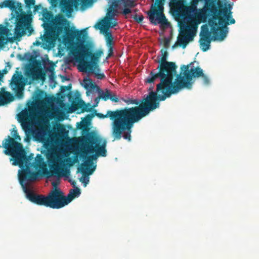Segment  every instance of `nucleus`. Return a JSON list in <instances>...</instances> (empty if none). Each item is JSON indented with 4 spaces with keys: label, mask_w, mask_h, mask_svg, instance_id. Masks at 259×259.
I'll return each instance as SVG.
<instances>
[{
    "label": "nucleus",
    "mask_w": 259,
    "mask_h": 259,
    "mask_svg": "<svg viewBox=\"0 0 259 259\" xmlns=\"http://www.w3.org/2000/svg\"><path fill=\"white\" fill-rule=\"evenodd\" d=\"M80 194V189L76 187L73 189H71L68 194L67 196H66V199L67 201H69V203L76 197H78Z\"/></svg>",
    "instance_id": "26"
},
{
    "label": "nucleus",
    "mask_w": 259,
    "mask_h": 259,
    "mask_svg": "<svg viewBox=\"0 0 259 259\" xmlns=\"http://www.w3.org/2000/svg\"><path fill=\"white\" fill-rule=\"evenodd\" d=\"M9 32L8 27L0 24V50L8 42Z\"/></svg>",
    "instance_id": "23"
},
{
    "label": "nucleus",
    "mask_w": 259,
    "mask_h": 259,
    "mask_svg": "<svg viewBox=\"0 0 259 259\" xmlns=\"http://www.w3.org/2000/svg\"><path fill=\"white\" fill-rule=\"evenodd\" d=\"M26 6L29 8L32 7L35 4V0H25Z\"/></svg>",
    "instance_id": "35"
},
{
    "label": "nucleus",
    "mask_w": 259,
    "mask_h": 259,
    "mask_svg": "<svg viewBox=\"0 0 259 259\" xmlns=\"http://www.w3.org/2000/svg\"><path fill=\"white\" fill-rule=\"evenodd\" d=\"M231 6H225L218 9L215 1L205 0L204 10L208 15L212 16L208 21L214 40H223L228 33L227 25L233 24L235 20L232 18Z\"/></svg>",
    "instance_id": "6"
},
{
    "label": "nucleus",
    "mask_w": 259,
    "mask_h": 259,
    "mask_svg": "<svg viewBox=\"0 0 259 259\" xmlns=\"http://www.w3.org/2000/svg\"><path fill=\"white\" fill-rule=\"evenodd\" d=\"M71 184L72 185H73V186H75V185H76V182L75 181H73L71 182Z\"/></svg>",
    "instance_id": "44"
},
{
    "label": "nucleus",
    "mask_w": 259,
    "mask_h": 259,
    "mask_svg": "<svg viewBox=\"0 0 259 259\" xmlns=\"http://www.w3.org/2000/svg\"><path fill=\"white\" fill-rule=\"evenodd\" d=\"M63 77H64V79L65 80H69V79H68V78H67L66 77H64V76Z\"/></svg>",
    "instance_id": "47"
},
{
    "label": "nucleus",
    "mask_w": 259,
    "mask_h": 259,
    "mask_svg": "<svg viewBox=\"0 0 259 259\" xmlns=\"http://www.w3.org/2000/svg\"><path fill=\"white\" fill-rule=\"evenodd\" d=\"M128 108L126 107L121 109H117L115 111L108 110L106 114L101 113H96V115L100 118L104 119L109 118L112 120V123L115 121L119 120Z\"/></svg>",
    "instance_id": "19"
},
{
    "label": "nucleus",
    "mask_w": 259,
    "mask_h": 259,
    "mask_svg": "<svg viewBox=\"0 0 259 259\" xmlns=\"http://www.w3.org/2000/svg\"><path fill=\"white\" fill-rule=\"evenodd\" d=\"M64 131H65L64 127L62 125H61L60 126V127H59V131H60L61 132H63Z\"/></svg>",
    "instance_id": "42"
},
{
    "label": "nucleus",
    "mask_w": 259,
    "mask_h": 259,
    "mask_svg": "<svg viewBox=\"0 0 259 259\" xmlns=\"http://www.w3.org/2000/svg\"><path fill=\"white\" fill-rule=\"evenodd\" d=\"M99 137L89 135L82 138L81 141V153L80 158L84 160L81 165V172L84 175H90L93 174L96 166H93V160L97 157L106 156V141H103Z\"/></svg>",
    "instance_id": "7"
},
{
    "label": "nucleus",
    "mask_w": 259,
    "mask_h": 259,
    "mask_svg": "<svg viewBox=\"0 0 259 259\" xmlns=\"http://www.w3.org/2000/svg\"><path fill=\"white\" fill-rule=\"evenodd\" d=\"M83 87L87 90L89 89V88L91 90L95 89V88L99 89V87L95 83L93 82L92 79L90 78L84 79L83 80Z\"/></svg>",
    "instance_id": "29"
},
{
    "label": "nucleus",
    "mask_w": 259,
    "mask_h": 259,
    "mask_svg": "<svg viewBox=\"0 0 259 259\" xmlns=\"http://www.w3.org/2000/svg\"><path fill=\"white\" fill-rule=\"evenodd\" d=\"M117 2L116 5L114 7L113 12H111V13H108V14L111 17L117 15L118 13L117 8L119 5L122 4L124 7L122 12V14L124 15L131 13L132 12L131 8H134L136 5L133 0H118ZM108 12H109V7H108Z\"/></svg>",
    "instance_id": "17"
},
{
    "label": "nucleus",
    "mask_w": 259,
    "mask_h": 259,
    "mask_svg": "<svg viewBox=\"0 0 259 259\" xmlns=\"http://www.w3.org/2000/svg\"><path fill=\"white\" fill-rule=\"evenodd\" d=\"M3 74H4V73L6 74V73H7V72H8V71H7V69H4L3 70Z\"/></svg>",
    "instance_id": "46"
},
{
    "label": "nucleus",
    "mask_w": 259,
    "mask_h": 259,
    "mask_svg": "<svg viewBox=\"0 0 259 259\" xmlns=\"http://www.w3.org/2000/svg\"><path fill=\"white\" fill-rule=\"evenodd\" d=\"M3 77V73L0 71V80Z\"/></svg>",
    "instance_id": "45"
},
{
    "label": "nucleus",
    "mask_w": 259,
    "mask_h": 259,
    "mask_svg": "<svg viewBox=\"0 0 259 259\" xmlns=\"http://www.w3.org/2000/svg\"><path fill=\"white\" fill-rule=\"evenodd\" d=\"M28 182H23L21 184L26 198L31 202L38 205H44L47 207V196L37 194L27 187Z\"/></svg>",
    "instance_id": "13"
},
{
    "label": "nucleus",
    "mask_w": 259,
    "mask_h": 259,
    "mask_svg": "<svg viewBox=\"0 0 259 259\" xmlns=\"http://www.w3.org/2000/svg\"><path fill=\"white\" fill-rule=\"evenodd\" d=\"M103 31L106 37L107 46L108 47L113 46V38L111 31L108 28H104Z\"/></svg>",
    "instance_id": "25"
},
{
    "label": "nucleus",
    "mask_w": 259,
    "mask_h": 259,
    "mask_svg": "<svg viewBox=\"0 0 259 259\" xmlns=\"http://www.w3.org/2000/svg\"><path fill=\"white\" fill-rule=\"evenodd\" d=\"M10 85L12 89L14 91L16 96L19 99L22 98L23 97L24 87L20 76L14 74L12 76Z\"/></svg>",
    "instance_id": "18"
},
{
    "label": "nucleus",
    "mask_w": 259,
    "mask_h": 259,
    "mask_svg": "<svg viewBox=\"0 0 259 259\" xmlns=\"http://www.w3.org/2000/svg\"><path fill=\"white\" fill-rule=\"evenodd\" d=\"M200 36L199 42L200 47L203 52H206L209 49L211 40V32L209 31L207 25H205L201 26Z\"/></svg>",
    "instance_id": "16"
},
{
    "label": "nucleus",
    "mask_w": 259,
    "mask_h": 259,
    "mask_svg": "<svg viewBox=\"0 0 259 259\" xmlns=\"http://www.w3.org/2000/svg\"><path fill=\"white\" fill-rule=\"evenodd\" d=\"M47 23L44 24L45 33L41 38L44 42L51 45L57 39L62 38L68 41H73L75 36L80 37L81 31L70 26V22L63 15L58 14L54 17L51 12L43 14Z\"/></svg>",
    "instance_id": "4"
},
{
    "label": "nucleus",
    "mask_w": 259,
    "mask_h": 259,
    "mask_svg": "<svg viewBox=\"0 0 259 259\" xmlns=\"http://www.w3.org/2000/svg\"><path fill=\"white\" fill-rule=\"evenodd\" d=\"M80 181H81L83 183H84V186H86L87 184L89 182V178L88 177H84L83 180H82V178H81L80 179Z\"/></svg>",
    "instance_id": "39"
},
{
    "label": "nucleus",
    "mask_w": 259,
    "mask_h": 259,
    "mask_svg": "<svg viewBox=\"0 0 259 259\" xmlns=\"http://www.w3.org/2000/svg\"><path fill=\"white\" fill-rule=\"evenodd\" d=\"M185 3L181 0H171L169 3L170 11L174 14L179 15L186 8Z\"/></svg>",
    "instance_id": "20"
},
{
    "label": "nucleus",
    "mask_w": 259,
    "mask_h": 259,
    "mask_svg": "<svg viewBox=\"0 0 259 259\" xmlns=\"http://www.w3.org/2000/svg\"><path fill=\"white\" fill-rule=\"evenodd\" d=\"M155 97L154 93H149L139 106L128 108L119 120L112 123V135L114 140H119L123 137L131 141L134 123L159 107V101L155 100Z\"/></svg>",
    "instance_id": "2"
},
{
    "label": "nucleus",
    "mask_w": 259,
    "mask_h": 259,
    "mask_svg": "<svg viewBox=\"0 0 259 259\" xmlns=\"http://www.w3.org/2000/svg\"><path fill=\"white\" fill-rule=\"evenodd\" d=\"M41 75L40 72L34 70H30L26 73L27 77L31 79L32 81L39 79Z\"/></svg>",
    "instance_id": "27"
},
{
    "label": "nucleus",
    "mask_w": 259,
    "mask_h": 259,
    "mask_svg": "<svg viewBox=\"0 0 259 259\" xmlns=\"http://www.w3.org/2000/svg\"><path fill=\"white\" fill-rule=\"evenodd\" d=\"M194 63V62H192L189 64L183 65L181 66V72L178 75L177 78H175L174 85L171 92L169 93L168 97L172 94L178 93L183 89H191L193 84V78L202 77L203 83L205 84H209V78L203 73L200 67H197L189 69Z\"/></svg>",
    "instance_id": "8"
},
{
    "label": "nucleus",
    "mask_w": 259,
    "mask_h": 259,
    "mask_svg": "<svg viewBox=\"0 0 259 259\" xmlns=\"http://www.w3.org/2000/svg\"><path fill=\"white\" fill-rule=\"evenodd\" d=\"M12 133H13L12 135L14 137L12 138L14 139L15 141H17V140H19V141L21 140L20 136L19 135L17 130L13 128Z\"/></svg>",
    "instance_id": "34"
},
{
    "label": "nucleus",
    "mask_w": 259,
    "mask_h": 259,
    "mask_svg": "<svg viewBox=\"0 0 259 259\" xmlns=\"http://www.w3.org/2000/svg\"><path fill=\"white\" fill-rule=\"evenodd\" d=\"M14 96L9 92H0V106H3L14 100Z\"/></svg>",
    "instance_id": "24"
},
{
    "label": "nucleus",
    "mask_w": 259,
    "mask_h": 259,
    "mask_svg": "<svg viewBox=\"0 0 259 259\" xmlns=\"http://www.w3.org/2000/svg\"><path fill=\"white\" fill-rule=\"evenodd\" d=\"M108 54L107 57H106L107 59L111 57L113 55V46H110L108 47Z\"/></svg>",
    "instance_id": "37"
},
{
    "label": "nucleus",
    "mask_w": 259,
    "mask_h": 259,
    "mask_svg": "<svg viewBox=\"0 0 259 259\" xmlns=\"http://www.w3.org/2000/svg\"><path fill=\"white\" fill-rule=\"evenodd\" d=\"M197 29V23L193 20L189 24L185 25L181 35L178 37L179 45L183 49L185 48L189 41L193 40Z\"/></svg>",
    "instance_id": "12"
},
{
    "label": "nucleus",
    "mask_w": 259,
    "mask_h": 259,
    "mask_svg": "<svg viewBox=\"0 0 259 259\" xmlns=\"http://www.w3.org/2000/svg\"><path fill=\"white\" fill-rule=\"evenodd\" d=\"M56 184L55 183V182H53V183H52V185H53V186L55 187V186H56Z\"/></svg>",
    "instance_id": "48"
},
{
    "label": "nucleus",
    "mask_w": 259,
    "mask_h": 259,
    "mask_svg": "<svg viewBox=\"0 0 259 259\" xmlns=\"http://www.w3.org/2000/svg\"><path fill=\"white\" fill-rule=\"evenodd\" d=\"M79 155H74L73 158H68L65 159V161L67 163V164L71 166L73 165L74 163L78 162V157Z\"/></svg>",
    "instance_id": "31"
},
{
    "label": "nucleus",
    "mask_w": 259,
    "mask_h": 259,
    "mask_svg": "<svg viewBox=\"0 0 259 259\" xmlns=\"http://www.w3.org/2000/svg\"><path fill=\"white\" fill-rule=\"evenodd\" d=\"M94 116L93 114H88L85 118L84 122H80L77 123V127L79 129H83L85 127V123L87 124L90 122L92 118Z\"/></svg>",
    "instance_id": "30"
},
{
    "label": "nucleus",
    "mask_w": 259,
    "mask_h": 259,
    "mask_svg": "<svg viewBox=\"0 0 259 259\" xmlns=\"http://www.w3.org/2000/svg\"><path fill=\"white\" fill-rule=\"evenodd\" d=\"M2 145L5 148L4 153L11 156L13 165H18L22 168L19 170V180L20 184L23 182H34L43 174L47 178L52 176L60 177L63 176V168L60 164L62 162L63 156L57 155L53 150H48L46 156L50 168L49 170L47 164L40 154H37L34 160L33 154L27 156L26 152L21 143L15 141L10 136L3 141Z\"/></svg>",
    "instance_id": "1"
},
{
    "label": "nucleus",
    "mask_w": 259,
    "mask_h": 259,
    "mask_svg": "<svg viewBox=\"0 0 259 259\" xmlns=\"http://www.w3.org/2000/svg\"><path fill=\"white\" fill-rule=\"evenodd\" d=\"M80 31V37L75 36L77 42L71 50L74 59L78 63V69L81 72L94 73L98 79H103L105 78V75L103 73H99L100 68L97 64L99 58L103 53V51L99 50L96 53H92L89 46L84 43L83 37L86 34H83V32L85 31V29Z\"/></svg>",
    "instance_id": "5"
},
{
    "label": "nucleus",
    "mask_w": 259,
    "mask_h": 259,
    "mask_svg": "<svg viewBox=\"0 0 259 259\" xmlns=\"http://www.w3.org/2000/svg\"><path fill=\"white\" fill-rule=\"evenodd\" d=\"M111 95V91L108 89H106L105 92L101 91L99 92V96L98 98L95 99L97 101L98 99H102L104 101H107L110 99Z\"/></svg>",
    "instance_id": "28"
},
{
    "label": "nucleus",
    "mask_w": 259,
    "mask_h": 259,
    "mask_svg": "<svg viewBox=\"0 0 259 259\" xmlns=\"http://www.w3.org/2000/svg\"><path fill=\"white\" fill-rule=\"evenodd\" d=\"M87 95H89V91L87 92Z\"/></svg>",
    "instance_id": "50"
},
{
    "label": "nucleus",
    "mask_w": 259,
    "mask_h": 259,
    "mask_svg": "<svg viewBox=\"0 0 259 259\" xmlns=\"http://www.w3.org/2000/svg\"><path fill=\"white\" fill-rule=\"evenodd\" d=\"M161 58L158 60V66L156 69L152 70L146 79L147 83H152L157 79H160V82L156 85V91L154 93L155 100L158 101H164L168 98L169 93L174 85V78H177L178 66L174 62L167 61L168 53L166 50H161Z\"/></svg>",
    "instance_id": "3"
},
{
    "label": "nucleus",
    "mask_w": 259,
    "mask_h": 259,
    "mask_svg": "<svg viewBox=\"0 0 259 259\" xmlns=\"http://www.w3.org/2000/svg\"><path fill=\"white\" fill-rule=\"evenodd\" d=\"M36 141L43 144L44 147L48 149L51 147L53 140L50 138L49 132L45 128H41L36 132L34 136Z\"/></svg>",
    "instance_id": "15"
},
{
    "label": "nucleus",
    "mask_w": 259,
    "mask_h": 259,
    "mask_svg": "<svg viewBox=\"0 0 259 259\" xmlns=\"http://www.w3.org/2000/svg\"><path fill=\"white\" fill-rule=\"evenodd\" d=\"M78 109H81V112L83 113L85 111H90L91 109V107L89 103L87 104L83 100H80L76 103H72L71 108L69 109V112L72 113Z\"/></svg>",
    "instance_id": "21"
},
{
    "label": "nucleus",
    "mask_w": 259,
    "mask_h": 259,
    "mask_svg": "<svg viewBox=\"0 0 259 259\" xmlns=\"http://www.w3.org/2000/svg\"><path fill=\"white\" fill-rule=\"evenodd\" d=\"M132 18L138 23H140L142 22L144 19V17L142 15H138L135 14L132 16Z\"/></svg>",
    "instance_id": "33"
},
{
    "label": "nucleus",
    "mask_w": 259,
    "mask_h": 259,
    "mask_svg": "<svg viewBox=\"0 0 259 259\" xmlns=\"http://www.w3.org/2000/svg\"><path fill=\"white\" fill-rule=\"evenodd\" d=\"M130 103H131V104H135L136 105L138 104V102L136 100H131L130 101Z\"/></svg>",
    "instance_id": "43"
},
{
    "label": "nucleus",
    "mask_w": 259,
    "mask_h": 259,
    "mask_svg": "<svg viewBox=\"0 0 259 259\" xmlns=\"http://www.w3.org/2000/svg\"><path fill=\"white\" fill-rule=\"evenodd\" d=\"M200 0H191L190 2V9L192 11H194L196 9L197 5Z\"/></svg>",
    "instance_id": "32"
},
{
    "label": "nucleus",
    "mask_w": 259,
    "mask_h": 259,
    "mask_svg": "<svg viewBox=\"0 0 259 259\" xmlns=\"http://www.w3.org/2000/svg\"><path fill=\"white\" fill-rule=\"evenodd\" d=\"M71 84H69L66 86H62L61 90L62 92H64L65 91H70L71 89Z\"/></svg>",
    "instance_id": "38"
},
{
    "label": "nucleus",
    "mask_w": 259,
    "mask_h": 259,
    "mask_svg": "<svg viewBox=\"0 0 259 259\" xmlns=\"http://www.w3.org/2000/svg\"><path fill=\"white\" fill-rule=\"evenodd\" d=\"M79 171H80V168H79V167H78V168L77 172H79Z\"/></svg>",
    "instance_id": "49"
},
{
    "label": "nucleus",
    "mask_w": 259,
    "mask_h": 259,
    "mask_svg": "<svg viewBox=\"0 0 259 259\" xmlns=\"http://www.w3.org/2000/svg\"><path fill=\"white\" fill-rule=\"evenodd\" d=\"M164 1L155 0V3L152 5L151 10L148 13L150 21L154 25L160 24L162 26H168L169 24L163 13Z\"/></svg>",
    "instance_id": "10"
},
{
    "label": "nucleus",
    "mask_w": 259,
    "mask_h": 259,
    "mask_svg": "<svg viewBox=\"0 0 259 259\" xmlns=\"http://www.w3.org/2000/svg\"><path fill=\"white\" fill-rule=\"evenodd\" d=\"M5 8L14 11L16 16L14 29L15 39L20 40L21 37L26 34V30L28 31V36L31 35L33 29L29 24V16L23 11L21 3L15 0H4L0 3V8Z\"/></svg>",
    "instance_id": "9"
},
{
    "label": "nucleus",
    "mask_w": 259,
    "mask_h": 259,
    "mask_svg": "<svg viewBox=\"0 0 259 259\" xmlns=\"http://www.w3.org/2000/svg\"><path fill=\"white\" fill-rule=\"evenodd\" d=\"M41 44V42L38 40H36L34 42H33V45L38 46Z\"/></svg>",
    "instance_id": "41"
},
{
    "label": "nucleus",
    "mask_w": 259,
    "mask_h": 259,
    "mask_svg": "<svg viewBox=\"0 0 259 259\" xmlns=\"http://www.w3.org/2000/svg\"><path fill=\"white\" fill-rule=\"evenodd\" d=\"M109 99L114 102H118L119 101L117 96L115 94H112L111 92Z\"/></svg>",
    "instance_id": "36"
},
{
    "label": "nucleus",
    "mask_w": 259,
    "mask_h": 259,
    "mask_svg": "<svg viewBox=\"0 0 259 259\" xmlns=\"http://www.w3.org/2000/svg\"><path fill=\"white\" fill-rule=\"evenodd\" d=\"M164 46L166 48L169 47V40L168 39H165L164 41Z\"/></svg>",
    "instance_id": "40"
},
{
    "label": "nucleus",
    "mask_w": 259,
    "mask_h": 259,
    "mask_svg": "<svg viewBox=\"0 0 259 259\" xmlns=\"http://www.w3.org/2000/svg\"><path fill=\"white\" fill-rule=\"evenodd\" d=\"M69 204L66 196L59 189L55 188L47 195V207L59 209Z\"/></svg>",
    "instance_id": "11"
},
{
    "label": "nucleus",
    "mask_w": 259,
    "mask_h": 259,
    "mask_svg": "<svg viewBox=\"0 0 259 259\" xmlns=\"http://www.w3.org/2000/svg\"><path fill=\"white\" fill-rule=\"evenodd\" d=\"M107 18L106 20H105L103 22H99L97 25L95 26L96 28H98L101 30H103L104 28H108L111 27L112 28L114 26H116L117 25V23L116 21H112V20L113 19V17L115 16H113L112 17L110 16L108 14V8L107 9Z\"/></svg>",
    "instance_id": "22"
},
{
    "label": "nucleus",
    "mask_w": 259,
    "mask_h": 259,
    "mask_svg": "<svg viewBox=\"0 0 259 259\" xmlns=\"http://www.w3.org/2000/svg\"><path fill=\"white\" fill-rule=\"evenodd\" d=\"M53 8L58 5L60 8L61 12L64 14L68 18L70 17L73 10V7L78 2L77 0H48Z\"/></svg>",
    "instance_id": "14"
},
{
    "label": "nucleus",
    "mask_w": 259,
    "mask_h": 259,
    "mask_svg": "<svg viewBox=\"0 0 259 259\" xmlns=\"http://www.w3.org/2000/svg\"><path fill=\"white\" fill-rule=\"evenodd\" d=\"M2 147H3V145L2 146L0 145V148Z\"/></svg>",
    "instance_id": "51"
}]
</instances>
